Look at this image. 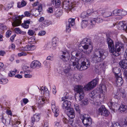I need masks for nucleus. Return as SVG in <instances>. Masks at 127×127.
I'll use <instances>...</instances> for the list:
<instances>
[{
  "label": "nucleus",
  "mask_w": 127,
  "mask_h": 127,
  "mask_svg": "<svg viewBox=\"0 0 127 127\" xmlns=\"http://www.w3.org/2000/svg\"><path fill=\"white\" fill-rule=\"evenodd\" d=\"M72 56L69 61V64L76 67L80 71L85 70L90 66V62L86 58H83L84 54L81 52H72Z\"/></svg>",
  "instance_id": "f257e3e1"
},
{
  "label": "nucleus",
  "mask_w": 127,
  "mask_h": 127,
  "mask_svg": "<svg viewBox=\"0 0 127 127\" xmlns=\"http://www.w3.org/2000/svg\"><path fill=\"white\" fill-rule=\"evenodd\" d=\"M97 55L96 54L94 55V58H95V68L96 71L100 70L104 67V64H101L99 63L103 61L108 55L107 52L103 48H101L97 52Z\"/></svg>",
  "instance_id": "f03ea898"
},
{
  "label": "nucleus",
  "mask_w": 127,
  "mask_h": 127,
  "mask_svg": "<svg viewBox=\"0 0 127 127\" xmlns=\"http://www.w3.org/2000/svg\"><path fill=\"white\" fill-rule=\"evenodd\" d=\"M107 42L108 44L110 52L112 53L114 56H118L119 54L115 51L114 47V43L112 39L109 37H107Z\"/></svg>",
  "instance_id": "7ed1b4c3"
},
{
  "label": "nucleus",
  "mask_w": 127,
  "mask_h": 127,
  "mask_svg": "<svg viewBox=\"0 0 127 127\" xmlns=\"http://www.w3.org/2000/svg\"><path fill=\"white\" fill-rule=\"evenodd\" d=\"M74 91L79 94V101L83 99L84 96L83 91V88L82 86L77 85L75 86L74 87Z\"/></svg>",
  "instance_id": "20e7f679"
},
{
  "label": "nucleus",
  "mask_w": 127,
  "mask_h": 127,
  "mask_svg": "<svg viewBox=\"0 0 127 127\" xmlns=\"http://www.w3.org/2000/svg\"><path fill=\"white\" fill-rule=\"evenodd\" d=\"M81 118L83 123L85 126H90L92 124V119L88 115L84 114L81 115Z\"/></svg>",
  "instance_id": "39448f33"
},
{
  "label": "nucleus",
  "mask_w": 127,
  "mask_h": 127,
  "mask_svg": "<svg viewBox=\"0 0 127 127\" xmlns=\"http://www.w3.org/2000/svg\"><path fill=\"white\" fill-rule=\"evenodd\" d=\"M98 81V80L97 79H94L85 86L83 88L86 91L92 90L96 86Z\"/></svg>",
  "instance_id": "423d86ee"
},
{
  "label": "nucleus",
  "mask_w": 127,
  "mask_h": 127,
  "mask_svg": "<svg viewBox=\"0 0 127 127\" xmlns=\"http://www.w3.org/2000/svg\"><path fill=\"white\" fill-rule=\"evenodd\" d=\"M97 113L99 115L107 116L109 114V112L105 108L104 106H101L97 111Z\"/></svg>",
  "instance_id": "0eeeda50"
},
{
  "label": "nucleus",
  "mask_w": 127,
  "mask_h": 127,
  "mask_svg": "<svg viewBox=\"0 0 127 127\" xmlns=\"http://www.w3.org/2000/svg\"><path fill=\"white\" fill-rule=\"evenodd\" d=\"M51 109L54 113V116L56 117L59 115V112L58 108L56 104L55 101L54 100H52L51 102Z\"/></svg>",
  "instance_id": "6e6552de"
},
{
  "label": "nucleus",
  "mask_w": 127,
  "mask_h": 127,
  "mask_svg": "<svg viewBox=\"0 0 127 127\" xmlns=\"http://www.w3.org/2000/svg\"><path fill=\"white\" fill-rule=\"evenodd\" d=\"M124 56L125 60L121 61L120 62L119 64L123 69H127V49L125 51Z\"/></svg>",
  "instance_id": "1a4fd4ad"
},
{
  "label": "nucleus",
  "mask_w": 127,
  "mask_h": 127,
  "mask_svg": "<svg viewBox=\"0 0 127 127\" xmlns=\"http://www.w3.org/2000/svg\"><path fill=\"white\" fill-rule=\"evenodd\" d=\"M101 16H99V17H98L97 18H93L91 19L90 20V25L92 26L91 28H92L95 25V23L97 22V23H99L102 22L103 20H105V19H102L100 17Z\"/></svg>",
  "instance_id": "9d476101"
},
{
  "label": "nucleus",
  "mask_w": 127,
  "mask_h": 127,
  "mask_svg": "<svg viewBox=\"0 0 127 127\" xmlns=\"http://www.w3.org/2000/svg\"><path fill=\"white\" fill-rule=\"evenodd\" d=\"M117 27L118 30L122 31L125 30L127 32V24H124L123 21L119 22L117 25Z\"/></svg>",
  "instance_id": "9b49d317"
},
{
  "label": "nucleus",
  "mask_w": 127,
  "mask_h": 127,
  "mask_svg": "<svg viewBox=\"0 0 127 127\" xmlns=\"http://www.w3.org/2000/svg\"><path fill=\"white\" fill-rule=\"evenodd\" d=\"M97 13L100 16H102L104 18H108L111 16L112 14L110 11H99Z\"/></svg>",
  "instance_id": "f8f14e48"
},
{
  "label": "nucleus",
  "mask_w": 127,
  "mask_h": 127,
  "mask_svg": "<svg viewBox=\"0 0 127 127\" xmlns=\"http://www.w3.org/2000/svg\"><path fill=\"white\" fill-rule=\"evenodd\" d=\"M65 112L69 118L72 119L74 118L75 116L74 110L72 108H71L68 109H67Z\"/></svg>",
  "instance_id": "ddd939ff"
},
{
  "label": "nucleus",
  "mask_w": 127,
  "mask_h": 127,
  "mask_svg": "<svg viewBox=\"0 0 127 127\" xmlns=\"http://www.w3.org/2000/svg\"><path fill=\"white\" fill-rule=\"evenodd\" d=\"M40 115L39 114L36 113L34 115L33 117L31 118V125L33 126L35 122H38L40 119Z\"/></svg>",
  "instance_id": "4468645a"
},
{
  "label": "nucleus",
  "mask_w": 127,
  "mask_h": 127,
  "mask_svg": "<svg viewBox=\"0 0 127 127\" xmlns=\"http://www.w3.org/2000/svg\"><path fill=\"white\" fill-rule=\"evenodd\" d=\"M13 22L12 23L13 26L16 27L19 26L21 23V19L18 17H14L13 18Z\"/></svg>",
  "instance_id": "2eb2a0df"
},
{
  "label": "nucleus",
  "mask_w": 127,
  "mask_h": 127,
  "mask_svg": "<svg viewBox=\"0 0 127 127\" xmlns=\"http://www.w3.org/2000/svg\"><path fill=\"white\" fill-rule=\"evenodd\" d=\"M114 48L116 52L119 54L118 53L121 51V49L124 48L123 44L119 42H117L115 44Z\"/></svg>",
  "instance_id": "dca6fc26"
},
{
  "label": "nucleus",
  "mask_w": 127,
  "mask_h": 127,
  "mask_svg": "<svg viewBox=\"0 0 127 127\" xmlns=\"http://www.w3.org/2000/svg\"><path fill=\"white\" fill-rule=\"evenodd\" d=\"M41 65V63L37 60H34L32 61L31 65V67L33 68H39Z\"/></svg>",
  "instance_id": "f3484780"
},
{
  "label": "nucleus",
  "mask_w": 127,
  "mask_h": 127,
  "mask_svg": "<svg viewBox=\"0 0 127 127\" xmlns=\"http://www.w3.org/2000/svg\"><path fill=\"white\" fill-rule=\"evenodd\" d=\"M113 14L115 15H121L123 16L125 15L126 13L125 11L121 10L116 9L113 12Z\"/></svg>",
  "instance_id": "a211bd4d"
},
{
  "label": "nucleus",
  "mask_w": 127,
  "mask_h": 127,
  "mask_svg": "<svg viewBox=\"0 0 127 127\" xmlns=\"http://www.w3.org/2000/svg\"><path fill=\"white\" fill-rule=\"evenodd\" d=\"M47 100L44 97H42L40 99L39 98L38 100V107L39 108H40L42 107L44 103H45L46 101H47Z\"/></svg>",
  "instance_id": "6ab92c4d"
},
{
  "label": "nucleus",
  "mask_w": 127,
  "mask_h": 127,
  "mask_svg": "<svg viewBox=\"0 0 127 127\" xmlns=\"http://www.w3.org/2000/svg\"><path fill=\"white\" fill-rule=\"evenodd\" d=\"M119 112L122 113L127 112V106L123 103H122L118 109Z\"/></svg>",
  "instance_id": "aec40b11"
},
{
  "label": "nucleus",
  "mask_w": 127,
  "mask_h": 127,
  "mask_svg": "<svg viewBox=\"0 0 127 127\" xmlns=\"http://www.w3.org/2000/svg\"><path fill=\"white\" fill-rule=\"evenodd\" d=\"M59 40L57 38L55 37L52 39L51 43L53 49H56Z\"/></svg>",
  "instance_id": "412c9836"
},
{
  "label": "nucleus",
  "mask_w": 127,
  "mask_h": 127,
  "mask_svg": "<svg viewBox=\"0 0 127 127\" xmlns=\"http://www.w3.org/2000/svg\"><path fill=\"white\" fill-rule=\"evenodd\" d=\"M85 19H84L82 20L81 22V27L82 28H85L87 26L88 24V22H90L91 19H89V18H87L86 19V20Z\"/></svg>",
  "instance_id": "4be33fe9"
},
{
  "label": "nucleus",
  "mask_w": 127,
  "mask_h": 127,
  "mask_svg": "<svg viewBox=\"0 0 127 127\" xmlns=\"http://www.w3.org/2000/svg\"><path fill=\"white\" fill-rule=\"evenodd\" d=\"M108 104L111 107L110 108V109H111L113 111L115 112V108L117 106H118V104L116 102H113L111 101L109 102Z\"/></svg>",
  "instance_id": "5701e85b"
},
{
  "label": "nucleus",
  "mask_w": 127,
  "mask_h": 127,
  "mask_svg": "<svg viewBox=\"0 0 127 127\" xmlns=\"http://www.w3.org/2000/svg\"><path fill=\"white\" fill-rule=\"evenodd\" d=\"M71 103L70 101L67 100H64V107H65V111L67 109L71 108Z\"/></svg>",
  "instance_id": "b1692460"
},
{
  "label": "nucleus",
  "mask_w": 127,
  "mask_h": 127,
  "mask_svg": "<svg viewBox=\"0 0 127 127\" xmlns=\"http://www.w3.org/2000/svg\"><path fill=\"white\" fill-rule=\"evenodd\" d=\"M51 1L56 8H59L61 5V2L60 0H52Z\"/></svg>",
  "instance_id": "393cba45"
},
{
  "label": "nucleus",
  "mask_w": 127,
  "mask_h": 127,
  "mask_svg": "<svg viewBox=\"0 0 127 127\" xmlns=\"http://www.w3.org/2000/svg\"><path fill=\"white\" fill-rule=\"evenodd\" d=\"M73 77L75 81L78 82L80 81L82 77L78 74L75 73Z\"/></svg>",
  "instance_id": "a878e982"
},
{
  "label": "nucleus",
  "mask_w": 127,
  "mask_h": 127,
  "mask_svg": "<svg viewBox=\"0 0 127 127\" xmlns=\"http://www.w3.org/2000/svg\"><path fill=\"white\" fill-rule=\"evenodd\" d=\"M100 89V91H101V93L100 94V96H99L100 98H101V96L102 95V96L103 97H104V96H103V92H105L106 91V86L105 85H103L100 86V87L99 88Z\"/></svg>",
  "instance_id": "bb28decb"
},
{
  "label": "nucleus",
  "mask_w": 127,
  "mask_h": 127,
  "mask_svg": "<svg viewBox=\"0 0 127 127\" xmlns=\"http://www.w3.org/2000/svg\"><path fill=\"white\" fill-rule=\"evenodd\" d=\"M75 19L74 18H70L68 19V22H67L66 24H69V25H70L71 26L74 25L75 24Z\"/></svg>",
  "instance_id": "cd10ccee"
},
{
  "label": "nucleus",
  "mask_w": 127,
  "mask_h": 127,
  "mask_svg": "<svg viewBox=\"0 0 127 127\" xmlns=\"http://www.w3.org/2000/svg\"><path fill=\"white\" fill-rule=\"evenodd\" d=\"M64 60L66 61H68L69 60L70 58V54L69 52L66 51V52H64Z\"/></svg>",
  "instance_id": "c85d7f7f"
},
{
  "label": "nucleus",
  "mask_w": 127,
  "mask_h": 127,
  "mask_svg": "<svg viewBox=\"0 0 127 127\" xmlns=\"http://www.w3.org/2000/svg\"><path fill=\"white\" fill-rule=\"evenodd\" d=\"M89 15L88 13L86 12H84L82 13L80 15V17L83 18V20L89 18L88 16Z\"/></svg>",
  "instance_id": "c756f323"
},
{
  "label": "nucleus",
  "mask_w": 127,
  "mask_h": 127,
  "mask_svg": "<svg viewBox=\"0 0 127 127\" xmlns=\"http://www.w3.org/2000/svg\"><path fill=\"white\" fill-rule=\"evenodd\" d=\"M27 4V3L24 0L22 1L21 3L20 2H18L17 3V7L19 8L24 7Z\"/></svg>",
  "instance_id": "7c9ffc66"
},
{
  "label": "nucleus",
  "mask_w": 127,
  "mask_h": 127,
  "mask_svg": "<svg viewBox=\"0 0 127 127\" xmlns=\"http://www.w3.org/2000/svg\"><path fill=\"white\" fill-rule=\"evenodd\" d=\"M81 43L89 44L90 45H91V43L90 41V39H88L87 38L84 39L81 42Z\"/></svg>",
  "instance_id": "2f4dec72"
},
{
  "label": "nucleus",
  "mask_w": 127,
  "mask_h": 127,
  "mask_svg": "<svg viewBox=\"0 0 127 127\" xmlns=\"http://www.w3.org/2000/svg\"><path fill=\"white\" fill-rule=\"evenodd\" d=\"M29 45H27L26 44V45H23L21 48V49L22 51H29Z\"/></svg>",
  "instance_id": "473e14b6"
},
{
  "label": "nucleus",
  "mask_w": 127,
  "mask_h": 127,
  "mask_svg": "<svg viewBox=\"0 0 127 127\" xmlns=\"http://www.w3.org/2000/svg\"><path fill=\"white\" fill-rule=\"evenodd\" d=\"M122 78L118 77L117 79L116 84L119 86H121L123 83V81H122Z\"/></svg>",
  "instance_id": "72a5a7b5"
},
{
  "label": "nucleus",
  "mask_w": 127,
  "mask_h": 127,
  "mask_svg": "<svg viewBox=\"0 0 127 127\" xmlns=\"http://www.w3.org/2000/svg\"><path fill=\"white\" fill-rule=\"evenodd\" d=\"M14 30L16 33L18 34H24L25 32L22 31H21L20 29L19 28H16Z\"/></svg>",
  "instance_id": "f704fd0d"
},
{
  "label": "nucleus",
  "mask_w": 127,
  "mask_h": 127,
  "mask_svg": "<svg viewBox=\"0 0 127 127\" xmlns=\"http://www.w3.org/2000/svg\"><path fill=\"white\" fill-rule=\"evenodd\" d=\"M29 42L30 44H35L36 43V41H35V38L34 37H31L29 39Z\"/></svg>",
  "instance_id": "c9c22d12"
},
{
  "label": "nucleus",
  "mask_w": 127,
  "mask_h": 127,
  "mask_svg": "<svg viewBox=\"0 0 127 127\" xmlns=\"http://www.w3.org/2000/svg\"><path fill=\"white\" fill-rule=\"evenodd\" d=\"M74 108L77 113L79 114H80V110L78 105L77 104H74Z\"/></svg>",
  "instance_id": "e433bc0d"
},
{
  "label": "nucleus",
  "mask_w": 127,
  "mask_h": 127,
  "mask_svg": "<svg viewBox=\"0 0 127 127\" xmlns=\"http://www.w3.org/2000/svg\"><path fill=\"white\" fill-rule=\"evenodd\" d=\"M8 80L7 79H1L0 80V83L2 84H5L8 83Z\"/></svg>",
  "instance_id": "4c0bfd02"
},
{
  "label": "nucleus",
  "mask_w": 127,
  "mask_h": 127,
  "mask_svg": "<svg viewBox=\"0 0 127 127\" xmlns=\"http://www.w3.org/2000/svg\"><path fill=\"white\" fill-rule=\"evenodd\" d=\"M50 62H49L47 60H45L43 62V64L44 66L46 67L49 68L50 66Z\"/></svg>",
  "instance_id": "58836bf2"
},
{
  "label": "nucleus",
  "mask_w": 127,
  "mask_h": 127,
  "mask_svg": "<svg viewBox=\"0 0 127 127\" xmlns=\"http://www.w3.org/2000/svg\"><path fill=\"white\" fill-rule=\"evenodd\" d=\"M13 6V4L12 3L8 4L6 5H5V10L8 11L9 9Z\"/></svg>",
  "instance_id": "ea45409f"
},
{
  "label": "nucleus",
  "mask_w": 127,
  "mask_h": 127,
  "mask_svg": "<svg viewBox=\"0 0 127 127\" xmlns=\"http://www.w3.org/2000/svg\"><path fill=\"white\" fill-rule=\"evenodd\" d=\"M44 92H42V94H45L46 95L49 96V94L47 88L45 87H43Z\"/></svg>",
  "instance_id": "a19ab883"
},
{
  "label": "nucleus",
  "mask_w": 127,
  "mask_h": 127,
  "mask_svg": "<svg viewBox=\"0 0 127 127\" xmlns=\"http://www.w3.org/2000/svg\"><path fill=\"white\" fill-rule=\"evenodd\" d=\"M17 70L16 69H15L13 71H10V73L9 74V76L10 77H12L14 76L15 74V72H16Z\"/></svg>",
  "instance_id": "79ce46f5"
},
{
  "label": "nucleus",
  "mask_w": 127,
  "mask_h": 127,
  "mask_svg": "<svg viewBox=\"0 0 127 127\" xmlns=\"http://www.w3.org/2000/svg\"><path fill=\"white\" fill-rule=\"evenodd\" d=\"M62 15V13L60 11H57L55 13V15L57 17H60Z\"/></svg>",
  "instance_id": "37998d69"
},
{
  "label": "nucleus",
  "mask_w": 127,
  "mask_h": 127,
  "mask_svg": "<svg viewBox=\"0 0 127 127\" xmlns=\"http://www.w3.org/2000/svg\"><path fill=\"white\" fill-rule=\"evenodd\" d=\"M66 32H70L71 29L70 26L69 24H66Z\"/></svg>",
  "instance_id": "c03bdc74"
},
{
  "label": "nucleus",
  "mask_w": 127,
  "mask_h": 127,
  "mask_svg": "<svg viewBox=\"0 0 127 127\" xmlns=\"http://www.w3.org/2000/svg\"><path fill=\"white\" fill-rule=\"evenodd\" d=\"M29 50H34L36 48V47L34 45L32 44H30L29 45Z\"/></svg>",
  "instance_id": "a18cd8bd"
},
{
  "label": "nucleus",
  "mask_w": 127,
  "mask_h": 127,
  "mask_svg": "<svg viewBox=\"0 0 127 127\" xmlns=\"http://www.w3.org/2000/svg\"><path fill=\"white\" fill-rule=\"evenodd\" d=\"M120 70H119V69L117 67H116V68L113 69V72L115 73L116 76L118 74V73L120 71Z\"/></svg>",
  "instance_id": "49530a36"
},
{
  "label": "nucleus",
  "mask_w": 127,
  "mask_h": 127,
  "mask_svg": "<svg viewBox=\"0 0 127 127\" xmlns=\"http://www.w3.org/2000/svg\"><path fill=\"white\" fill-rule=\"evenodd\" d=\"M81 46L84 49L87 50L88 48L89 44H82V43H81Z\"/></svg>",
  "instance_id": "de8ad7c7"
},
{
  "label": "nucleus",
  "mask_w": 127,
  "mask_h": 127,
  "mask_svg": "<svg viewBox=\"0 0 127 127\" xmlns=\"http://www.w3.org/2000/svg\"><path fill=\"white\" fill-rule=\"evenodd\" d=\"M54 56L53 55L48 56L46 58V60L52 61L54 60Z\"/></svg>",
  "instance_id": "09e8293b"
},
{
  "label": "nucleus",
  "mask_w": 127,
  "mask_h": 127,
  "mask_svg": "<svg viewBox=\"0 0 127 127\" xmlns=\"http://www.w3.org/2000/svg\"><path fill=\"white\" fill-rule=\"evenodd\" d=\"M12 33V31L10 30H8L6 33V36L7 37H9Z\"/></svg>",
  "instance_id": "8fccbe9b"
},
{
  "label": "nucleus",
  "mask_w": 127,
  "mask_h": 127,
  "mask_svg": "<svg viewBox=\"0 0 127 127\" xmlns=\"http://www.w3.org/2000/svg\"><path fill=\"white\" fill-rule=\"evenodd\" d=\"M64 51H61L59 53V56L60 58L62 60H63L64 58Z\"/></svg>",
  "instance_id": "3c124183"
},
{
  "label": "nucleus",
  "mask_w": 127,
  "mask_h": 127,
  "mask_svg": "<svg viewBox=\"0 0 127 127\" xmlns=\"http://www.w3.org/2000/svg\"><path fill=\"white\" fill-rule=\"evenodd\" d=\"M43 23L45 25L47 26L51 24V22L48 20H46L44 21Z\"/></svg>",
  "instance_id": "603ef678"
},
{
  "label": "nucleus",
  "mask_w": 127,
  "mask_h": 127,
  "mask_svg": "<svg viewBox=\"0 0 127 127\" xmlns=\"http://www.w3.org/2000/svg\"><path fill=\"white\" fill-rule=\"evenodd\" d=\"M120 95L122 98L124 99H125L126 97V94L125 91L121 92L120 93Z\"/></svg>",
  "instance_id": "864d4df0"
},
{
  "label": "nucleus",
  "mask_w": 127,
  "mask_h": 127,
  "mask_svg": "<svg viewBox=\"0 0 127 127\" xmlns=\"http://www.w3.org/2000/svg\"><path fill=\"white\" fill-rule=\"evenodd\" d=\"M69 2V1L68 0H64V4H66V5L65 6L66 8H64V9H67L68 8V3Z\"/></svg>",
  "instance_id": "5fc2aeb1"
},
{
  "label": "nucleus",
  "mask_w": 127,
  "mask_h": 127,
  "mask_svg": "<svg viewBox=\"0 0 127 127\" xmlns=\"http://www.w3.org/2000/svg\"><path fill=\"white\" fill-rule=\"evenodd\" d=\"M35 32L32 30H29L28 31V33L29 35L31 36L33 35L34 33Z\"/></svg>",
  "instance_id": "6e6d98bb"
},
{
  "label": "nucleus",
  "mask_w": 127,
  "mask_h": 127,
  "mask_svg": "<svg viewBox=\"0 0 127 127\" xmlns=\"http://www.w3.org/2000/svg\"><path fill=\"white\" fill-rule=\"evenodd\" d=\"M46 33V32L45 31H40L38 33V35L39 36H43Z\"/></svg>",
  "instance_id": "4d7b16f0"
},
{
  "label": "nucleus",
  "mask_w": 127,
  "mask_h": 127,
  "mask_svg": "<svg viewBox=\"0 0 127 127\" xmlns=\"http://www.w3.org/2000/svg\"><path fill=\"white\" fill-rule=\"evenodd\" d=\"M0 29L2 30H5L6 29V26L2 24H0Z\"/></svg>",
  "instance_id": "13d9d810"
},
{
  "label": "nucleus",
  "mask_w": 127,
  "mask_h": 127,
  "mask_svg": "<svg viewBox=\"0 0 127 127\" xmlns=\"http://www.w3.org/2000/svg\"><path fill=\"white\" fill-rule=\"evenodd\" d=\"M56 87L55 86H53V87L52 92L53 94L55 95L56 94L57 91L56 89Z\"/></svg>",
  "instance_id": "bf43d9fd"
},
{
  "label": "nucleus",
  "mask_w": 127,
  "mask_h": 127,
  "mask_svg": "<svg viewBox=\"0 0 127 127\" xmlns=\"http://www.w3.org/2000/svg\"><path fill=\"white\" fill-rule=\"evenodd\" d=\"M27 55V54L24 52H21L18 54V55L19 56L21 57L22 56H25Z\"/></svg>",
  "instance_id": "052dcab7"
},
{
  "label": "nucleus",
  "mask_w": 127,
  "mask_h": 127,
  "mask_svg": "<svg viewBox=\"0 0 127 127\" xmlns=\"http://www.w3.org/2000/svg\"><path fill=\"white\" fill-rule=\"evenodd\" d=\"M47 48H52L53 49V48L52 46V44L51 43H49L47 44L46 46Z\"/></svg>",
  "instance_id": "680f3d73"
},
{
  "label": "nucleus",
  "mask_w": 127,
  "mask_h": 127,
  "mask_svg": "<svg viewBox=\"0 0 127 127\" xmlns=\"http://www.w3.org/2000/svg\"><path fill=\"white\" fill-rule=\"evenodd\" d=\"M24 14L25 16L29 17L30 16L31 14L29 11H26L25 12Z\"/></svg>",
  "instance_id": "e2e57ef3"
},
{
  "label": "nucleus",
  "mask_w": 127,
  "mask_h": 127,
  "mask_svg": "<svg viewBox=\"0 0 127 127\" xmlns=\"http://www.w3.org/2000/svg\"><path fill=\"white\" fill-rule=\"evenodd\" d=\"M22 26L24 28L26 29L28 28L29 27V25L26 24L24 23L22 24Z\"/></svg>",
  "instance_id": "0e129e2a"
},
{
  "label": "nucleus",
  "mask_w": 127,
  "mask_h": 127,
  "mask_svg": "<svg viewBox=\"0 0 127 127\" xmlns=\"http://www.w3.org/2000/svg\"><path fill=\"white\" fill-rule=\"evenodd\" d=\"M47 10L49 13H52L53 11V8L51 7L49 8Z\"/></svg>",
  "instance_id": "69168bd1"
},
{
  "label": "nucleus",
  "mask_w": 127,
  "mask_h": 127,
  "mask_svg": "<svg viewBox=\"0 0 127 127\" xmlns=\"http://www.w3.org/2000/svg\"><path fill=\"white\" fill-rule=\"evenodd\" d=\"M6 54L5 52L4 51H0V55L1 56H4Z\"/></svg>",
  "instance_id": "338daca9"
},
{
  "label": "nucleus",
  "mask_w": 127,
  "mask_h": 127,
  "mask_svg": "<svg viewBox=\"0 0 127 127\" xmlns=\"http://www.w3.org/2000/svg\"><path fill=\"white\" fill-rule=\"evenodd\" d=\"M117 125L116 123H114L113 124H112V127H121L120 126L119 124L117 123Z\"/></svg>",
  "instance_id": "774afa93"
}]
</instances>
